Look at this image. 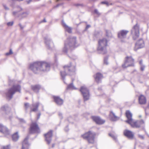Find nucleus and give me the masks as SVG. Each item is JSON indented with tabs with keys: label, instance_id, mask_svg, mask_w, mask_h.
<instances>
[{
	"label": "nucleus",
	"instance_id": "1",
	"mask_svg": "<svg viewBox=\"0 0 149 149\" xmlns=\"http://www.w3.org/2000/svg\"><path fill=\"white\" fill-rule=\"evenodd\" d=\"M50 68V64L44 61L36 62L30 64L29 66V69L35 74L38 73L40 71H48Z\"/></svg>",
	"mask_w": 149,
	"mask_h": 149
},
{
	"label": "nucleus",
	"instance_id": "2",
	"mask_svg": "<svg viewBox=\"0 0 149 149\" xmlns=\"http://www.w3.org/2000/svg\"><path fill=\"white\" fill-rule=\"evenodd\" d=\"M77 41V37L75 36L69 37L64 42V46L62 49L63 53H67L69 51H71L79 46Z\"/></svg>",
	"mask_w": 149,
	"mask_h": 149
},
{
	"label": "nucleus",
	"instance_id": "3",
	"mask_svg": "<svg viewBox=\"0 0 149 149\" xmlns=\"http://www.w3.org/2000/svg\"><path fill=\"white\" fill-rule=\"evenodd\" d=\"M126 116L127 120L125 122L127 123L130 124L133 127L137 128L141 127L143 129L144 127V122L143 120L134 122L132 118V114L130 111L127 110L125 113Z\"/></svg>",
	"mask_w": 149,
	"mask_h": 149
},
{
	"label": "nucleus",
	"instance_id": "4",
	"mask_svg": "<svg viewBox=\"0 0 149 149\" xmlns=\"http://www.w3.org/2000/svg\"><path fill=\"white\" fill-rule=\"evenodd\" d=\"M75 67V65L72 64L71 63L63 66L64 70L63 71H61L60 73L61 78L65 83V77L66 75H72L74 74Z\"/></svg>",
	"mask_w": 149,
	"mask_h": 149
},
{
	"label": "nucleus",
	"instance_id": "5",
	"mask_svg": "<svg viewBox=\"0 0 149 149\" xmlns=\"http://www.w3.org/2000/svg\"><path fill=\"white\" fill-rule=\"evenodd\" d=\"M21 86L19 84L12 86V87L9 88L7 91L5 93L7 99L11 100L15 93L17 92H20Z\"/></svg>",
	"mask_w": 149,
	"mask_h": 149
},
{
	"label": "nucleus",
	"instance_id": "6",
	"mask_svg": "<svg viewBox=\"0 0 149 149\" xmlns=\"http://www.w3.org/2000/svg\"><path fill=\"white\" fill-rule=\"evenodd\" d=\"M107 45V40L105 38H102L98 41V45L97 50L99 54H104L107 53V50L106 47Z\"/></svg>",
	"mask_w": 149,
	"mask_h": 149
},
{
	"label": "nucleus",
	"instance_id": "7",
	"mask_svg": "<svg viewBox=\"0 0 149 149\" xmlns=\"http://www.w3.org/2000/svg\"><path fill=\"white\" fill-rule=\"evenodd\" d=\"M95 136V132L89 131L81 135V137L84 139L87 140L88 143L93 144L94 142Z\"/></svg>",
	"mask_w": 149,
	"mask_h": 149
},
{
	"label": "nucleus",
	"instance_id": "8",
	"mask_svg": "<svg viewBox=\"0 0 149 149\" xmlns=\"http://www.w3.org/2000/svg\"><path fill=\"white\" fill-rule=\"evenodd\" d=\"M80 91L83 97L84 101L88 100L89 97V92L88 88L85 86L81 87Z\"/></svg>",
	"mask_w": 149,
	"mask_h": 149
},
{
	"label": "nucleus",
	"instance_id": "9",
	"mask_svg": "<svg viewBox=\"0 0 149 149\" xmlns=\"http://www.w3.org/2000/svg\"><path fill=\"white\" fill-rule=\"evenodd\" d=\"M131 34L133 35V38L134 40H136L139 35V27L137 24L135 25L131 30Z\"/></svg>",
	"mask_w": 149,
	"mask_h": 149
},
{
	"label": "nucleus",
	"instance_id": "10",
	"mask_svg": "<svg viewBox=\"0 0 149 149\" xmlns=\"http://www.w3.org/2000/svg\"><path fill=\"white\" fill-rule=\"evenodd\" d=\"M134 59L131 56H127L125 58L124 63L122 65L123 68H125L134 65Z\"/></svg>",
	"mask_w": 149,
	"mask_h": 149
},
{
	"label": "nucleus",
	"instance_id": "11",
	"mask_svg": "<svg viewBox=\"0 0 149 149\" xmlns=\"http://www.w3.org/2000/svg\"><path fill=\"white\" fill-rule=\"evenodd\" d=\"M45 42L47 49H51L54 47V44L51 40L49 36L47 35L44 37Z\"/></svg>",
	"mask_w": 149,
	"mask_h": 149
},
{
	"label": "nucleus",
	"instance_id": "12",
	"mask_svg": "<svg viewBox=\"0 0 149 149\" xmlns=\"http://www.w3.org/2000/svg\"><path fill=\"white\" fill-rule=\"evenodd\" d=\"M39 130V127L37 123H32L30 125L29 133L30 134L37 133L38 132Z\"/></svg>",
	"mask_w": 149,
	"mask_h": 149
},
{
	"label": "nucleus",
	"instance_id": "13",
	"mask_svg": "<svg viewBox=\"0 0 149 149\" xmlns=\"http://www.w3.org/2000/svg\"><path fill=\"white\" fill-rule=\"evenodd\" d=\"M128 31L123 30L120 31L118 33V37L122 42H124V39L126 38V35Z\"/></svg>",
	"mask_w": 149,
	"mask_h": 149
},
{
	"label": "nucleus",
	"instance_id": "14",
	"mask_svg": "<svg viewBox=\"0 0 149 149\" xmlns=\"http://www.w3.org/2000/svg\"><path fill=\"white\" fill-rule=\"evenodd\" d=\"M44 136L45 141L47 144L49 145L52 140V130L49 131L47 133L44 134Z\"/></svg>",
	"mask_w": 149,
	"mask_h": 149
},
{
	"label": "nucleus",
	"instance_id": "15",
	"mask_svg": "<svg viewBox=\"0 0 149 149\" xmlns=\"http://www.w3.org/2000/svg\"><path fill=\"white\" fill-rule=\"evenodd\" d=\"M144 43L143 39L140 38L136 43L134 48V50L135 51H136L138 49L141 48H143L144 47Z\"/></svg>",
	"mask_w": 149,
	"mask_h": 149
},
{
	"label": "nucleus",
	"instance_id": "16",
	"mask_svg": "<svg viewBox=\"0 0 149 149\" xmlns=\"http://www.w3.org/2000/svg\"><path fill=\"white\" fill-rule=\"evenodd\" d=\"M0 132L5 135L6 136L9 135L10 134V132L8 128L6 126L0 124Z\"/></svg>",
	"mask_w": 149,
	"mask_h": 149
},
{
	"label": "nucleus",
	"instance_id": "17",
	"mask_svg": "<svg viewBox=\"0 0 149 149\" xmlns=\"http://www.w3.org/2000/svg\"><path fill=\"white\" fill-rule=\"evenodd\" d=\"M91 118L95 122L96 124L101 125L104 123L105 121L98 116H91Z\"/></svg>",
	"mask_w": 149,
	"mask_h": 149
},
{
	"label": "nucleus",
	"instance_id": "18",
	"mask_svg": "<svg viewBox=\"0 0 149 149\" xmlns=\"http://www.w3.org/2000/svg\"><path fill=\"white\" fill-rule=\"evenodd\" d=\"M41 105L42 108V110L44 111V106L42 104H40L39 102H37L35 103H33L32 105V107L31 108V112H35L38 110L39 105Z\"/></svg>",
	"mask_w": 149,
	"mask_h": 149
},
{
	"label": "nucleus",
	"instance_id": "19",
	"mask_svg": "<svg viewBox=\"0 0 149 149\" xmlns=\"http://www.w3.org/2000/svg\"><path fill=\"white\" fill-rule=\"evenodd\" d=\"M29 139V136H27L24 139L22 143V147L21 149H29L30 144L28 141Z\"/></svg>",
	"mask_w": 149,
	"mask_h": 149
},
{
	"label": "nucleus",
	"instance_id": "20",
	"mask_svg": "<svg viewBox=\"0 0 149 149\" xmlns=\"http://www.w3.org/2000/svg\"><path fill=\"white\" fill-rule=\"evenodd\" d=\"M124 135L129 139H132L134 137V134L132 131L127 130H125L124 132Z\"/></svg>",
	"mask_w": 149,
	"mask_h": 149
},
{
	"label": "nucleus",
	"instance_id": "21",
	"mask_svg": "<svg viewBox=\"0 0 149 149\" xmlns=\"http://www.w3.org/2000/svg\"><path fill=\"white\" fill-rule=\"evenodd\" d=\"M31 87L32 90L37 93H38L40 90L41 89L42 90H44V88L43 87H41V85H40L38 84L32 85Z\"/></svg>",
	"mask_w": 149,
	"mask_h": 149
},
{
	"label": "nucleus",
	"instance_id": "22",
	"mask_svg": "<svg viewBox=\"0 0 149 149\" xmlns=\"http://www.w3.org/2000/svg\"><path fill=\"white\" fill-rule=\"evenodd\" d=\"M95 80L97 83H100L103 78L102 75L100 72H97L94 76Z\"/></svg>",
	"mask_w": 149,
	"mask_h": 149
},
{
	"label": "nucleus",
	"instance_id": "23",
	"mask_svg": "<svg viewBox=\"0 0 149 149\" xmlns=\"http://www.w3.org/2000/svg\"><path fill=\"white\" fill-rule=\"evenodd\" d=\"M146 102V98L143 95H141L139 97V102L140 105L145 104Z\"/></svg>",
	"mask_w": 149,
	"mask_h": 149
},
{
	"label": "nucleus",
	"instance_id": "24",
	"mask_svg": "<svg viewBox=\"0 0 149 149\" xmlns=\"http://www.w3.org/2000/svg\"><path fill=\"white\" fill-rule=\"evenodd\" d=\"M53 97L54 101L56 104L59 105H61L63 104V100L62 99H61L59 97L54 96Z\"/></svg>",
	"mask_w": 149,
	"mask_h": 149
},
{
	"label": "nucleus",
	"instance_id": "25",
	"mask_svg": "<svg viewBox=\"0 0 149 149\" xmlns=\"http://www.w3.org/2000/svg\"><path fill=\"white\" fill-rule=\"evenodd\" d=\"M62 24L63 27H64L65 31L69 33H71L72 32V28L71 27H69L65 22L64 21L62 20Z\"/></svg>",
	"mask_w": 149,
	"mask_h": 149
},
{
	"label": "nucleus",
	"instance_id": "26",
	"mask_svg": "<svg viewBox=\"0 0 149 149\" xmlns=\"http://www.w3.org/2000/svg\"><path fill=\"white\" fill-rule=\"evenodd\" d=\"M1 109V111L5 112L6 114L8 113L10 110V108L7 104L3 106Z\"/></svg>",
	"mask_w": 149,
	"mask_h": 149
},
{
	"label": "nucleus",
	"instance_id": "27",
	"mask_svg": "<svg viewBox=\"0 0 149 149\" xmlns=\"http://www.w3.org/2000/svg\"><path fill=\"white\" fill-rule=\"evenodd\" d=\"M17 8L18 9H20V10L17 11H14L12 13L13 16L16 17H19L20 19V15L21 14L19 13V12L20 11L22 10V8L20 6H18L17 7Z\"/></svg>",
	"mask_w": 149,
	"mask_h": 149
},
{
	"label": "nucleus",
	"instance_id": "28",
	"mask_svg": "<svg viewBox=\"0 0 149 149\" xmlns=\"http://www.w3.org/2000/svg\"><path fill=\"white\" fill-rule=\"evenodd\" d=\"M110 115L111 120L113 121H117L119 118L118 117L116 116L115 114L112 111H110Z\"/></svg>",
	"mask_w": 149,
	"mask_h": 149
},
{
	"label": "nucleus",
	"instance_id": "29",
	"mask_svg": "<svg viewBox=\"0 0 149 149\" xmlns=\"http://www.w3.org/2000/svg\"><path fill=\"white\" fill-rule=\"evenodd\" d=\"M12 140L14 141H17L19 138V136L18 134V132H17L13 134L12 136Z\"/></svg>",
	"mask_w": 149,
	"mask_h": 149
},
{
	"label": "nucleus",
	"instance_id": "30",
	"mask_svg": "<svg viewBox=\"0 0 149 149\" xmlns=\"http://www.w3.org/2000/svg\"><path fill=\"white\" fill-rule=\"evenodd\" d=\"M76 89V88L74 87L73 85V83H72L68 84L66 88L67 90H74Z\"/></svg>",
	"mask_w": 149,
	"mask_h": 149
},
{
	"label": "nucleus",
	"instance_id": "31",
	"mask_svg": "<svg viewBox=\"0 0 149 149\" xmlns=\"http://www.w3.org/2000/svg\"><path fill=\"white\" fill-rule=\"evenodd\" d=\"M28 14V13L27 12H24L21 14L20 19L26 17Z\"/></svg>",
	"mask_w": 149,
	"mask_h": 149
},
{
	"label": "nucleus",
	"instance_id": "32",
	"mask_svg": "<svg viewBox=\"0 0 149 149\" xmlns=\"http://www.w3.org/2000/svg\"><path fill=\"white\" fill-rule=\"evenodd\" d=\"M108 59V57L107 56H106L104 57V64L107 65L108 64V63L107 61Z\"/></svg>",
	"mask_w": 149,
	"mask_h": 149
},
{
	"label": "nucleus",
	"instance_id": "33",
	"mask_svg": "<svg viewBox=\"0 0 149 149\" xmlns=\"http://www.w3.org/2000/svg\"><path fill=\"white\" fill-rule=\"evenodd\" d=\"M109 135L112 138H113V139H114L115 141L117 140V138L116 137L114 136V134H111V133H109Z\"/></svg>",
	"mask_w": 149,
	"mask_h": 149
},
{
	"label": "nucleus",
	"instance_id": "34",
	"mask_svg": "<svg viewBox=\"0 0 149 149\" xmlns=\"http://www.w3.org/2000/svg\"><path fill=\"white\" fill-rule=\"evenodd\" d=\"M24 107H25V110H27V109L29 107V103H26L24 104Z\"/></svg>",
	"mask_w": 149,
	"mask_h": 149
},
{
	"label": "nucleus",
	"instance_id": "35",
	"mask_svg": "<svg viewBox=\"0 0 149 149\" xmlns=\"http://www.w3.org/2000/svg\"><path fill=\"white\" fill-rule=\"evenodd\" d=\"M2 149H10V145H8L5 146H3Z\"/></svg>",
	"mask_w": 149,
	"mask_h": 149
},
{
	"label": "nucleus",
	"instance_id": "36",
	"mask_svg": "<svg viewBox=\"0 0 149 149\" xmlns=\"http://www.w3.org/2000/svg\"><path fill=\"white\" fill-rule=\"evenodd\" d=\"M106 36L108 37H110L111 36V33L109 32V31L107 30L106 31Z\"/></svg>",
	"mask_w": 149,
	"mask_h": 149
},
{
	"label": "nucleus",
	"instance_id": "37",
	"mask_svg": "<svg viewBox=\"0 0 149 149\" xmlns=\"http://www.w3.org/2000/svg\"><path fill=\"white\" fill-rule=\"evenodd\" d=\"M94 13H95L97 15L99 16L100 15V13L98 11V10L97 9H95L94 10Z\"/></svg>",
	"mask_w": 149,
	"mask_h": 149
},
{
	"label": "nucleus",
	"instance_id": "38",
	"mask_svg": "<svg viewBox=\"0 0 149 149\" xmlns=\"http://www.w3.org/2000/svg\"><path fill=\"white\" fill-rule=\"evenodd\" d=\"M73 119L71 116L69 117L67 120L70 123H72V121Z\"/></svg>",
	"mask_w": 149,
	"mask_h": 149
},
{
	"label": "nucleus",
	"instance_id": "39",
	"mask_svg": "<svg viewBox=\"0 0 149 149\" xmlns=\"http://www.w3.org/2000/svg\"><path fill=\"white\" fill-rule=\"evenodd\" d=\"M13 24V22L12 21L11 22H9L7 23V25L8 26H12Z\"/></svg>",
	"mask_w": 149,
	"mask_h": 149
},
{
	"label": "nucleus",
	"instance_id": "40",
	"mask_svg": "<svg viewBox=\"0 0 149 149\" xmlns=\"http://www.w3.org/2000/svg\"><path fill=\"white\" fill-rule=\"evenodd\" d=\"M145 66L143 65H142L141 66L140 70L142 71H143L144 70V69L145 68Z\"/></svg>",
	"mask_w": 149,
	"mask_h": 149
},
{
	"label": "nucleus",
	"instance_id": "41",
	"mask_svg": "<svg viewBox=\"0 0 149 149\" xmlns=\"http://www.w3.org/2000/svg\"><path fill=\"white\" fill-rule=\"evenodd\" d=\"M70 58H71V59H72L74 60H76L77 59V56L75 55H73L72 56V57H70Z\"/></svg>",
	"mask_w": 149,
	"mask_h": 149
},
{
	"label": "nucleus",
	"instance_id": "42",
	"mask_svg": "<svg viewBox=\"0 0 149 149\" xmlns=\"http://www.w3.org/2000/svg\"><path fill=\"white\" fill-rule=\"evenodd\" d=\"M91 26L90 25H87L85 29H84V31H86Z\"/></svg>",
	"mask_w": 149,
	"mask_h": 149
},
{
	"label": "nucleus",
	"instance_id": "43",
	"mask_svg": "<svg viewBox=\"0 0 149 149\" xmlns=\"http://www.w3.org/2000/svg\"><path fill=\"white\" fill-rule=\"evenodd\" d=\"M12 54V50L10 49V50H9V52L8 53H6V56H8L9 55L11 54Z\"/></svg>",
	"mask_w": 149,
	"mask_h": 149
},
{
	"label": "nucleus",
	"instance_id": "44",
	"mask_svg": "<svg viewBox=\"0 0 149 149\" xmlns=\"http://www.w3.org/2000/svg\"><path fill=\"white\" fill-rule=\"evenodd\" d=\"M58 115L61 119L63 118L62 114L61 113L59 112L58 113Z\"/></svg>",
	"mask_w": 149,
	"mask_h": 149
},
{
	"label": "nucleus",
	"instance_id": "45",
	"mask_svg": "<svg viewBox=\"0 0 149 149\" xmlns=\"http://www.w3.org/2000/svg\"><path fill=\"white\" fill-rule=\"evenodd\" d=\"M3 6L6 10H9L8 8L6 6V4H3Z\"/></svg>",
	"mask_w": 149,
	"mask_h": 149
},
{
	"label": "nucleus",
	"instance_id": "46",
	"mask_svg": "<svg viewBox=\"0 0 149 149\" xmlns=\"http://www.w3.org/2000/svg\"><path fill=\"white\" fill-rule=\"evenodd\" d=\"M23 0H9V1H10L11 3H13L15 1H22Z\"/></svg>",
	"mask_w": 149,
	"mask_h": 149
},
{
	"label": "nucleus",
	"instance_id": "47",
	"mask_svg": "<svg viewBox=\"0 0 149 149\" xmlns=\"http://www.w3.org/2000/svg\"><path fill=\"white\" fill-rule=\"evenodd\" d=\"M19 121L21 122H22L23 123H26V121L23 118H19Z\"/></svg>",
	"mask_w": 149,
	"mask_h": 149
},
{
	"label": "nucleus",
	"instance_id": "48",
	"mask_svg": "<svg viewBox=\"0 0 149 149\" xmlns=\"http://www.w3.org/2000/svg\"><path fill=\"white\" fill-rule=\"evenodd\" d=\"M65 131L66 132H67L68 131V130H69V129H68V126L67 125V126H66L65 128Z\"/></svg>",
	"mask_w": 149,
	"mask_h": 149
},
{
	"label": "nucleus",
	"instance_id": "49",
	"mask_svg": "<svg viewBox=\"0 0 149 149\" xmlns=\"http://www.w3.org/2000/svg\"><path fill=\"white\" fill-rule=\"evenodd\" d=\"M139 138H140L141 139H144V137L143 135H140V134H139Z\"/></svg>",
	"mask_w": 149,
	"mask_h": 149
},
{
	"label": "nucleus",
	"instance_id": "50",
	"mask_svg": "<svg viewBox=\"0 0 149 149\" xmlns=\"http://www.w3.org/2000/svg\"><path fill=\"white\" fill-rule=\"evenodd\" d=\"M74 5L77 7H78L79 6H82L83 4H79V3H77V4H75Z\"/></svg>",
	"mask_w": 149,
	"mask_h": 149
},
{
	"label": "nucleus",
	"instance_id": "51",
	"mask_svg": "<svg viewBox=\"0 0 149 149\" xmlns=\"http://www.w3.org/2000/svg\"><path fill=\"white\" fill-rule=\"evenodd\" d=\"M102 4H105L107 5H108V3L106 1H102L101 2Z\"/></svg>",
	"mask_w": 149,
	"mask_h": 149
},
{
	"label": "nucleus",
	"instance_id": "52",
	"mask_svg": "<svg viewBox=\"0 0 149 149\" xmlns=\"http://www.w3.org/2000/svg\"><path fill=\"white\" fill-rule=\"evenodd\" d=\"M40 115H41L40 113H39L38 114V115H37V120H38L40 118Z\"/></svg>",
	"mask_w": 149,
	"mask_h": 149
},
{
	"label": "nucleus",
	"instance_id": "53",
	"mask_svg": "<svg viewBox=\"0 0 149 149\" xmlns=\"http://www.w3.org/2000/svg\"><path fill=\"white\" fill-rule=\"evenodd\" d=\"M19 26L20 27V28L22 29L23 28V27L21 25V24H19Z\"/></svg>",
	"mask_w": 149,
	"mask_h": 149
},
{
	"label": "nucleus",
	"instance_id": "54",
	"mask_svg": "<svg viewBox=\"0 0 149 149\" xmlns=\"http://www.w3.org/2000/svg\"><path fill=\"white\" fill-rule=\"evenodd\" d=\"M142 63H143L142 61V60H140L139 61V64L141 65H143L142 64Z\"/></svg>",
	"mask_w": 149,
	"mask_h": 149
},
{
	"label": "nucleus",
	"instance_id": "55",
	"mask_svg": "<svg viewBox=\"0 0 149 149\" xmlns=\"http://www.w3.org/2000/svg\"><path fill=\"white\" fill-rule=\"evenodd\" d=\"M32 1V0H29L28 1H27V3L28 4L29 3L31 2Z\"/></svg>",
	"mask_w": 149,
	"mask_h": 149
},
{
	"label": "nucleus",
	"instance_id": "56",
	"mask_svg": "<svg viewBox=\"0 0 149 149\" xmlns=\"http://www.w3.org/2000/svg\"><path fill=\"white\" fill-rule=\"evenodd\" d=\"M98 90L99 91H100L102 90L101 88V87H99L98 88Z\"/></svg>",
	"mask_w": 149,
	"mask_h": 149
},
{
	"label": "nucleus",
	"instance_id": "57",
	"mask_svg": "<svg viewBox=\"0 0 149 149\" xmlns=\"http://www.w3.org/2000/svg\"><path fill=\"white\" fill-rule=\"evenodd\" d=\"M42 22H46V20L45 19H44L43 21H42Z\"/></svg>",
	"mask_w": 149,
	"mask_h": 149
},
{
	"label": "nucleus",
	"instance_id": "58",
	"mask_svg": "<svg viewBox=\"0 0 149 149\" xmlns=\"http://www.w3.org/2000/svg\"><path fill=\"white\" fill-rule=\"evenodd\" d=\"M59 5H60V4H58L56 6H55V7H56V8L58 7L59 6Z\"/></svg>",
	"mask_w": 149,
	"mask_h": 149
},
{
	"label": "nucleus",
	"instance_id": "59",
	"mask_svg": "<svg viewBox=\"0 0 149 149\" xmlns=\"http://www.w3.org/2000/svg\"><path fill=\"white\" fill-rule=\"evenodd\" d=\"M54 144H53L52 145V148L54 147Z\"/></svg>",
	"mask_w": 149,
	"mask_h": 149
},
{
	"label": "nucleus",
	"instance_id": "60",
	"mask_svg": "<svg viewBox=\"0 0 149 149\" xmlns=\"http://www.w3.org/2000/svg\"><path fill=\"white\" fill-rule=\"evenodd\" d=\"M93 1H95L96 0H92Z\"/></svg>",
	"mask_w": 149,
	"mask_h": 149
},
{
	"label": "nucleus",
	"instance_id": "61",
	"mask_svg": "<svg viewBox=\"0 0 149 149\" xmlns=\"http://www.w3.org/2000/svg\"><path fill=\"white\" fill-rule=\"evenodd\" d=\"M109 100V102H111V100L110 99V100Z\"/></svg>",
	"mask_w": 149,
	"mask_h": 149
},
{
	"label": "nucleus",
	"instance_id": "62",
	"mask_svg": "<svg viewBox=\"0 0 149 149\" xmlns=\"http://www.w3.org/2000/svg\"><path fill=\"white\" fill-rule=\"evenodd\" d=\"M72 79V81H74V79Z\"/></svg>",
	"mask_w": 149,
	"mask_h": 149
},
{
	"label": "nucleus",
	"instance_id": "63",
	"mask_svg": "<svg viewBox=\"0 0 149 149\" xmlns=\"http://www.w3.org/2000/svg\"><path fill=\"white\" fill-rule=\"evenodd\" d=\"M139 117H141V115H140V116H139Z\"/></svg>",
	"mask_w": 149,
	"mask_h": 149
},
{
	"label": "nucleus",
	"instance_id": "64",
	"mask_svg": "<svg viewBox=\"0 0 149 149\" xmlns=\"http://www.w3.org/2000/svg\"><path fill=\"white\" fill-rule=\"evenodd\" d=\"M149 149V147H148V149Z\"/></svg>",
	"mask_w": 149,
	"mask_h": 149
}]
</instances>
